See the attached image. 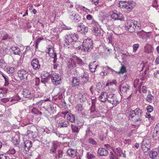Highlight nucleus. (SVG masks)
Wrapping results in <instances>:
<instances>
[{"instance_id":"obj_57","label":"nucleus","mask_w":159,"mask_h":159,"mask_svg":"<svg viewBox=\"0 0 159 159\" xmlns=\"http://www.w3.org/2000/svg\"><path fill=\"white\" fill-rule=\"evenodd\" d=\"M53 53H51V52H47L50 57L52 58H53L54 57H56V56H57V53L55 52H53Z\"/></svg>"},{"instance_id":"obj_59","label":"nucleus","mask_w":159,"mask_h":159,"mask_svg":"<svg viewBox=\"0 0 159 159\" xmlns=\"http://www.w3.org/2000/svg\"><path fill=\"white\" fill-rule=\"evenodd\" d=\"M58 154L57 155L58 156V158H61L63 157V151L61 149H59L58 151Z\"/></svg>"},{"instance_id":"obj_2","label":"nucleus","mask_w":159,"mask_h":159,"mask_svg":"<svg viewBox=\"0 0 159 159\" xmlns=\"http://www.w3.org/2000/svg\"><path fill=\"white\" fill-rule=\"evenodd\" d=\"M77 75L78 76V78L80 79V82L82 83L83 84H85L89 82V75L87 72L82 71L78 73Z\"/></svg>"},{"instance_id":"obj_22","label":"nucleus","mask_w":159,"mask_h":159,"mask_svg":"<svg viewBox=\"0 0 159 159\" xmlns=\"http://www.w3.org/2000/svg\"><path fill=\"white\" fill-rule=\"evenodd\" d=\"M23 96L25 98H31V92L29 90L24 89L23 91Z\"/></svg>"},{"instance_id":"obj_40","label":"nucleus","mask_w":159,"mask_h":159,"mask_svg":"<svg viewBox=\"0 0 159 159\" xmlns=\"http://www.w3.org/2000/svg\"><path fill=\"white\" fill-rule=\"evenodd\" d=\"M152 46L148 47L147 46H145L144 47V51L148 53H151L152 52Z\"/></svg>"},{"instance_id":"obj_52","label":"nucleus","mask_w":159,"mask_h":159,"mask_svg":"<svg viewBox=\"0 0 159 159\" xmlns=\"http://www.w3.org/2000/svg\"><path fill=\"white\" fill-rule=\"evenodd\" d=\"M95 104L93 101L92 102V105L90 107L91 112H93L95 111Z\"/></svg>"},{"instance_id":"obj_6","label":"nucleus","mask_w":159,"mask_h":159,"mask_svg":"<svg viewBox=\"0 0 159 159\" xmlns=\"http://www.w3.org/2000/svg\"><path fill=\"white\" fill-rule=\"evenodd\" d=\"M114 94L111 93L108 95L107 102L113 105H116L119 103L118 101L117 100Z\"/></svg>"},{"instance_id":"obj_23","label":"nucleus","mask_w":159,"mask_h":159,"mask_svg":"<svg viewBox=\"0 0 159 159\" xmlns=\"http://www.w3.org/2000/svg\"><path fill=\"white\" fill-rule=\"evenodd\" d=\"M96 61H94L91 63L89 65V69L90 71L92 72H95L96 69L98 66V65H95L94 63Z\"/></svg>"},{"instance_id":"obj_32","label":"nucleus","mask_w":159,"mask_h":159,"mask_svg":"<svg viewBox=\"0 0 159 159\" xmlns=\"http://www.w3.org/2000/svg\"><path fill=\"white\" fill-rule=\"evenodd\" d=\"M11 49L13 51L14 54L19 55L20 50L19 48L18 47H12L11 48Z\"/></svg>"},{"instance_id":"obj_42","label":"nucleus","mask_w":159,"mask_h":159,"mask_svg":"<svg viewBox=\"0 0 159 159\" xmlns=\"http://www.w3.org/2000/svg\"><path fill=\"white\" fill-rule=\"evenodd\" d=\"M63 98L62 93L59 92L58 94L53 97V98L56 100L58 98L59 100Z\"/></svg>"},{"instance_id":"obj_3","label":"nucleus","mask_w":159,"mask_h":159,"mask_svg":"<svg viewBox=\"0 0 159 159\" xmlns=\"http://www.w3.org/2000/svg\"><path fill=\"white\" fill-rule=\"evenodd\" d=\"M134 24V20H127L125 25V30L131 33L134 32L135 30V26Z\"/></svg>"},{"instance_id":"obj_43","label":"nucleus","mask_w":159,"mask_h":159,"mask_svg":"<svg viewBox=\"0 0 159 159\" xmlns=\"http://www.w3.org/2000/svg\"><path fill=\"white\" fill-rule=\"evenodd\" d=\"M80 42L79 41H75V40L73 41V42L72 43V44L73 45V46L74 48H76V50H81V49H77L78 47L77 46L80 45Z\"/></svg>"},{"instance_id":"obj_21","label":"nucleus","mask_w":159,"mask_h":159,"mask_svg":"<svg viewBox=\"0 0 159 159\" xmlns=\"http://www.w3.org/2000/svg\"><path fill=\"white\" fill-rule=\"evenodd\" d=\"M67 120L71 122H75V116L71 113H70L68 114L67 115Z\"/></svg>"},{"instance_id":"obj_61","label":"nucleus","mask_w":159,"mask_h":159,"mask_svg":"<svg viewBox=\"0 0 159 159\" xmlns=\"http://www.w3.org/2000/svg\"><path fill=\"white\" fill-rule=\"evenodd\" d=\"M41 81L39 78L36 77L35 80V85L38 86L40 84Z\"/></svg>"},{"instance_id":"obj_64","label":"nucleus","mask_w":159,"mask_h":159,"mask_svg":"<svg viewBox=\"0 0 159 159\" xmlns=\"http://www.w3.org/2000/svg\"><path fill=\"white\" fill-rule=\"evenodd\" d=\"M5 62L3 59H1L0 60V66L1 67L3 66L5 64Z\"/></svg>"},{"instance_id":"obj_56","label":"nucleus","mask_w":159,"mask_h":159,"mask_svg":"<svg viewBox=\"0 0 159 159\" xmlns=\"http://www.w3.org/2000/svg\"><path fill=\"white\" fill-rule=\"evenodd\" d=\"M92 125H89V126L88 127L87 129L86 130V133L87 134L88 132L92 133L93 131H94V129H91V127H92Z\"/></svg>"},{"instance_id":"obj_8","label":"nucleus","mask_w":159,"mask_h":159,"mask_svg":"<svg viewBox=\"0 0 159 159\" xmlns=\"http://www.w3.org/2000/svg\"><path fill=\"white\" fill-rule=\"evenodd\" d=\"M31 64L34 70H38L40 68L41 66L38 58L33 59L31 61Z\"/></svg>"},{"instance_id":"obj_58","label":"nucleus","mask_w":159,"mask_h":159,"mask_svg":"<svg viewBox=\"0 0 159 159\" xmlns=\"http://www.w3.org/2000/svg\"><path fill=\"white\" fill-rule=\"evenodd\" d=\"M139 44L137 43L136 44H134L133 46V52H135L136 51L137 49L139 48Z\"/></svg>"},{"instance_id":"obj_35","label":"nucleus","mask_w":159,"mask_h":159,"mask_svg":"<svg viewBox=\"0 0 159 159\" xmlns=\"http://www.w3.org/2000/svg\"><path fill=\"white\" fill-rule=\"evenodd\" d=\"M9 34L6 32H3L2 34V40H5L9 38Z\"/></svg>"},{"instance_id":"obj_53","label":"nucleus","mask_w":159,"mask_h":159,"mask_svg":"<svg viewBox=\"0 0 159 159\" xmlns=\"http://www.w3.org/2000/svg\"><path fill=\"white\" fill-rule=\"evenodd\" d=\"M78 97L80 100V101L84 102L86 100V98L82 93H79L78 94Z\"/></svg>"},{"instance_id":"obj_11","label":"nucleus","mask_w":159,"mask_h":159,"mask_svg":"<svg viewBox=\"0 0 159 159\" xmlns=\"http://www.w3.org/2000/svg\"><path fill=\"white\" fill-rule=\"evenodd\" d=\"M70 59L71 61L76 62L80 66H81L84 64L83 60L75 55L73 56Z\"/></svg>"},{"instance_id":"obj_19","label":"nucleus","mask_w":159,"mask_h":159,"mask_svg":"<svg viewBox=\"0 0 159 159\" xmlns=\"http://www.w3.org/2000/svg\"><path fill=\"white\" fill-rule=\"evenodd\" d=\"M80 82V79L78 78V76L77 75L76 77L73 78L72 87H74L76 86H79Z\"/></svg>"},{"instance_id":"obj_14","label":"nucleus","mask_w":159,"mask_h":159,"mask_svg":"<svg viewBox=\"0 0 159 159\" xmlns=\"http://www.w3.org/2000/svg\"><path fill=\"white\" fill-rule=\"evenodd\" d=\"M130 86L128 84H122L120 85L119 89L121 92L125 93L130 89Z\"/></svg>"},{"instance_id":"obj_4","label":"nucleus","mask_w":159,"mask_h":159,"mask_svg":"<svg viewBox=\"0 0 159 159\" xmlns=\"http://www.w3.org/2000/svg\"><path fill=\"white\" fill-rule=\"evenodd\" d=\"M17 75L18 77L21 80L26 81L28 80L29 75L28 72L24 69L18 70Z\"/></svg>"},{"instance_id":"obj_26","label":"nucleus","mask_w":159,"mask_h":159,"mask_svg":"<svg viewBox=\"0 0 159 159\" xmlns=\"http://www.w3.org/2000/svg\"><path fill=\"white\" fill-rule=\"evenodd\" d=\"M78 26L80 27V32L82 34H85L88 32V29L87 27L82 25L81 23H80V25H78Z\"/></svg>"},{"instance_id":"obj_17","label":"nucleus","mask_w":159,"mask_h":159,"mask_svg":"<svg viewBox=\"0 0 159 159\" xmlns=\"http://www.w3.org/2000/svg\"><path fill=\"white\" fill-rule=\"evenodd\" d=\"M134 112L135 118H142L143 114L142 110L139 108H137L135 109Z\"/></svg>"},{"instance_id":"obj_46","label":"nucleus","mask_w":159,"mask_h":159,"mask_svg":"<svg viewBox=\"0 0 159 159\" xmlns=\"http://www.w3.org/2000/svg\"><path fill=\"white\" fill-rule=\"evenodd\" d=\"M104 69H105L106 70H109L112 72V74L115 75L116 74H117V71H115L113 69L111 68L108 66H107L105 67H104Z\"/></svg>"},{"instance_id":"obj_41","label":"nucleus","mask_w":159,"mask_h":159,"mask_svg":"<svg viewBox=\"0 0 159 159\" xmlns=\"http://www.w3.org/2000/svg\"><path fill=\"white\" fill-rule=\"evenodd\" d=\"M88 142L93 145L96 146L97 144V142L94 139L92 138H89L88 139Z\"/></svg>"},{"instance_id":"obj_51","label":"nucleus","mask_w":159,"mask_h":159,"mask_svg":"<svg viewBox=\"0 0 159 159\" xmlns=\"http://www.w3.org/2000/svg\"><path fill=\"white\" fill-rule=\"evenodd\" d=\"M136 119L134 120V123L138 125H140L142 120V118H135Z\"/></svg>"},{"instance_id":"obj_31","label":"nucleus","mask_w":159,"mask_h":159,"mask_svg":"<svg viewBox=\"0 0 159 159\" xmlns=\"http://www.w3.org/2000/svg\"><path fill=\"white\" fill-rule=\"evenodd\" d=\"M71 62H69L67 64V67L69 69H72L76 66V64L75 62L71 61Z\"/></svg>"},{"instance_id":"obj_5","label":"nucleus","mask_w":159,"mask_h":159,"mask_svg":"<svg viewBox=\"0 0 159 159\" xmlns=\"http://www.w3.org/2000/svg\"><path fill=\"white\" fill-rule=\"evenodd\" d=\"M110 15L111 18L115 20H124V18L123 17L122 14L116 10L110 12Z\"/></svg>"},{"instance_id":"obj_12","label":"nucleus","mask_w":159,"mask_h":159,"mask_svg":"<svg viewBox=\"0 0 159 159\" xmlns=\"http://www.w3.org/2000/svg\"><path fill=\"white\" fill-rule=\"evenodd\" d=\"M98 154L99 156H106L108 154V152L105 148H98Z\"/></svg>"},{"instance_id":"obj_33","label":"nucleus","mask_w":159,"mask_h":159,"mask_svg":"<svg viewBox=\"0 0 159 159\" xmlns=\"http://www.w3.org/2000/svg\"><path fill=\"white\" fill-rule=\"evenodd\" d=\"M109 158L110 159H117L116 153L114 149V151H112L110 152Z\"/></svg>"},{"instance_id":"obj_10","label":"nucleus","mask_w":159,"mask_h":159,"mask_svg":"<svg viewBox=\"0 0 159 159\" xmlns=\"http://www.w3.org/2000/svg\"><path fill=\"white\" fill-rule=\"evenodd\" d=\"M74 37H71V35H67L65 36L64 46H68L70 44H72L73 41L75 40V38H73Z\"/></svg>"},{"instance_id":"obj_9","label":"nucleus","mask_w":159,"mask_h":159,"mask_svg":"<svg viewBox=\"0 0 159 159\" xmlns=\"http://www.w3.org/2000/svg\"><path fill=\"white\" fill-rule=\"evenodd\" d=\"M69 16L72 20V21L75 23L79 22L81 19V17L79 14L74 12H71Z\"/></svg>"},{"instance_id":"obj_60","label":"nucleus","mask_w":159,"mask_h":159,"mask_svg":"<svg viewBox=\"0 0 159 159\" xmlns=\"http://www.w3.org/2000/svg\"><path fill=\"white\" fill-rule=\"evenodd\" d=\"M2 76L4 79L5 81V84L4 85L5 86H7L8 84H9V83L8 81V79L7 78V76L5 75L4 74L2 75Z\"/></svg>"},{"instance_id":"obj_28","label":"nucleus","mask_w":159,"mask_h":159,"mask_svg":"<svg viewBox=\"0 0 159 159\" xmlns=\"http://www.w3.org/2000/svg\"><path fill=\"white\" fill-rule=\"evenodd\" d=\"M27 135L29 137L35 138L36 136L37 133L30 130H28L27 132Z\"/></svg>"},{"instance_id":"obj_48","label":"nucleus","mask_w":159,"mask_h":159,"mask_svg":"<svg viewBox=\"0 0 159 159\" xmlns=\"http://www.w3.org/2000/svg\"><path fill=\"white\" fill-rule=\"evenodd\" d=\"M98 138L101 141H103L106 139V135L102 133L98 135Z\"/></svg>"},{"instance_id":"obj_7","label":"nucleus","mask_w":159,"mask_h":159,"mask_svg":"<svg viewBox=\"0 0 159 159\" xmlns=\"http://www.w3.org/2000/svg\"><path fill=\"white\" fill-rule=\"evenodd\" d=\"M51 80L53 84L56 85L60 84L61 82V77L60 75L55 73L51 78Z\"/></svg>"},{"instance_id":"obj_29","label":"nucleus","mask_w":159,"mask_h":159,"mask_svg":"<svg viewBox=\"0 0 159 159\" xmlns=\"http://www.w3.org/2000/svg\"><path fill=\"white\" fill-rule=\"evenodd\" d=\"M135 2L133 1H130L127 2V9L132 10L135 6Z\"/></svg>"},{"instance_id":"obj_20","label":"nucleus","mask_w":159,"mask_h":159,"mask_svg":"<svg viewBox=\"0 0 159 159\" xmlns=\"http://www.w3.org/2000/svg\"><path fill=\"white\" fill-rule=\"evenodd\" d=\"M150 141L147 139H144L143 140L142 143V146L147 147L148 148H150Z\"/></svg>"},{"instance_id":"obj_62","label":"nucleus","mask_w":159,"mask_h":159,"mask_svg":"<svg viewBox=\"0 0 159 159\" xmlns=\"http://www.w3.org/2000/svg\"><path fill=\"white\" fill-rule=\"evenodd\" d=\"M153 98V96L152 95L150 94L148 95L146 98V100L147 101H150L152 100V98Z\"/></svg>"},{"instance_id":"obj_24","label":"nucleus","mask_w":159,"mask_h":159,"mask_svg":"<svg viewBox=\"0 0 159 159\" xmlns=\"http://www.w3.org/2000/svg\"><path fill=\"white\" fill-rule=\"evenodd\" d=\"M31 112L34 115L38 116H41L42 114V112L40 111L37 108L35 107H34L32 108Z\"/></svg>"},{"instance_id":"obj_54","label":"nucleus","mask_w":159,"mask_h":159,"mask_svg":"<svg viewBox=\"0 0 159 159\" xmlns=\"http://www.w3.org/2000/svg\"><path fill=\"white\" fill-rule=\"evenodd\" d=\"M104 147L106 148L107 150H110L111 149L112 151H114V147H111L109 144H107L104 145Z\"/></svg>"},{"instance_id":"obj_39","label":"nucleus","mask_w":159,"mask_h":159,"mask_svg":"<svg viewBox=\"0 0 159 159\" xmlns=\"http://www.w3.org/2000/svg\"><path fill=\"white\" fill-rule=\"evenodd\" d=\"M119 4L120 7L121 8H122L127 9V2L120 1L119 2Z\"/></svg>"},{"instance_id":"obj_50","label":"nucleus","mask_w":159,"mask_h":159,"mask_svg":"<svg viewBox=\"0 0 159 159\" xmlns=\"http://www.w3.org/2000/svg\"><path fill=\"white\" fill-rule=\"evenodd\" d=\"M48 81L49 79L47 77H45L44 78H41V83L44 84L46 85V84L48 83Z\"/></svg>"},{"instance_id":"obj_38","label":"nucleus","mask_w":159,"mask_h":159,"mask_svg":"<svg viewBox=\"0 0 159 159\" xmlns=\"http://www.w3.org/2000/svg\"><path fill=\"white\" fill-rule=\"evenodd\" d=\"M60 146V143L57 141H53L52 142V148H53L56 150L58 147Z\"/></svg>"},{"instance_id":"obj_63","label":"nucleus","mask_w":159,"mask_h":159,"mask_svg":"<svg viewBox=\"0 0 159 159\" xmlns=\"http://www.w3.org/2000/svg\"><path fill=\"white\" fill-rule=\"evenodd\" d=\"M0 159H10L8 157L4 155L3 154H0Z\"/></svg>"},{"instance_id":"obj_47","label":"nucleus","mask_w":159,"mask_h":159,"mask_svg":"<svg viewBox=\"0 0 159 159\" xmlns=\"http://www.w3.org/2000/svg\"><path fill=\"white\" fill-rule=\"evenodd\" d=\"M126 71V69L125 67L123 65L122 66L120 70V71L118 72H117V73L118 74H120V73H121L122 74H123Z\"/></svg>"},{"instance_id":"obj_34","label":"nucleus","mask_w":159,"mask_h":159,"mask_svg":"<svg viewBox=\"0 0 159 159\" xmlns=\"http://www.w3.org/2000/svg\"><path fill=\"white\" fill-rule=\"evenodd\" d=\"M93 31L95 33V35L96 36H99L101 34V30L97 27H93Z\"/></svg>"},{"instance_id":"obj_15","label":"nucleus","mask_w":159,"mask_h":159,"mask_svg":"<svg viewBox=\"0 0 159 159\" xmlns=\"http://www.w3.org/2000/svg\"><path fill=\"white\" fill-rule=\"evenodd\" d=\"M69 125L67 121L64 120L61 117V119L59 120L58 125V127L60 128L67 127Z\"/></svg>"},{"instance_id":"obj_55","label":"nucleus","mask_w":159,"mask_h":159,"mask_svg":"<svg viewBox=\"0 0 159 159\" xmlns=\"http://www.w3.org/2000/svg\"><path fill=\"white\" fill-rule=\"evenodd\" d=\"M147 110L148 112L149 113L151 112L153 110V107L151 105H148L147 107Z\"/></svg>"},{"instance_id":"obj_45","label":"nucleus","mask_w":159,"mask_h":159,"mask_svg":"<svg viewBox=\"0 0 159 159\" xmlns=\"http://www.w3.org/2000/svg\"><path fill=\"white\" fill-rule=\"evenodd\" d=\"M137 35L140 38H143V36L144 35L145 32L143 30H141L140 31L136 32Z\"/></svg>"},{"instance_id":"obj_49","label":"nucleus","mask_w":159,"mask_h":159,"mask_svg":"<svg viewBox=\"0 0 159 159\" xmlns=\"http://www.w3.org/2000/svg\"><path fill=\"white\" fill-rule=\"evenodd\" d=\"M141 148H142V150L143 151L144 153H147L148 154H149V152H150V148H148H148H147V147H142V146H141Z\"/></svg>"},{"instance_id":"obj_27","label":"nucleus","mask_w":159,"mask_h":159,"mask_svg":"<svg viewBox=\"0 0 159 159\" xmlns=\"http://www.w3.org/2000/svg\"><path fill=\"white\" fill-rule=\"evenodd\" d=\"M152 137L154 139L156 140L159 139V130L154 129L152 133Z\"/></svg>"},{"instance_id":"obj_25","label":"nucleus","mask_w":159,"mask_h":159,"mask_svg":"<svg viewBox=\"0 0 159 159\" xmlns=\"http://www.w3.org/2000/svg\"><path fill=\"white\" fill-rule=\"evenodd\" d=\"M71 128L72 133L78 134L79 133L80 128L78 126L73 124L71 125Z\"/></svg>"},{"instance_id":"obj_30","label":"nucleus","mask_w":159,"mask_h":159,"mask_svg":"<svg viewBox=\"0 0 159 159\" xmlns=\"http://www.w3.org/2000/svg\"><path fill=\"white\" fill-rule=\"evenodd\" d=\"M96 154L91 153L89 152H87L86 155V159H95L96 158Z\"/></svg>"},{"instance_id":"obj_16","label":"nucleus","mask_w":159,"mask_h":159,"mask_svg":"<svg viewBox=\"0 0 159 159\" xmlns=\"http://www.w3.org/2000/svg\"><path fill=\"white\" fill-rule=\"evenodd\" d=\"M66 152L69 156L73 157H75L77 153V150L76 149L72 148H70L68 149Z\"/></svg>"},{"instance_id":"obj_18","label":"nucleus","mask_w":159,"mask_h":159,"mask_svg":"<svg viewBox=\"0 0 159 159\" xmlns=\"http://www.w3.org/2000/svg\"><path fill=\"white\" fill-rule=\"evenodd\" d=\"M32 144L31 141L29 140H26L25 141H24L23 147L26 151V149H27L28 151H29L30 148L32 147Z\"/></svg>"},{"instance_id":"obj_1","label":"nucleus","mask_w":159,"mask_h":159,"mask_svg":"<svg viewBox=\"0 0 159 159\" xmlns=\"http://www.w3.org/2000/svg\"><path fill=\"white\" fill-rule=\"evenodd\" d=\"M93 42L91 39H87L84 40L82 45L79 46L77 49H81L85 52H89L93 48Z\"/></svg>"},{"instance_id":"obj_36","label":"nucleus","mask_w":159,"mask_h":159,"mask_svg":"<svg viewBox=\"0 0 159 159\" xmlns=\"http://www.w3.org/2000/svg\"><path fill=\"white\" fill-rule=\"evenodd\" d=\"M76 110L79 112L82 111L84 110L82 104H78L75 106Z\"/></svg>"},{"instance_id":"obj_44","label":"nucleus","mask_w":159,"mask_h":159,"mask_svg":"<svg viewBox=\"0 0 159 159\" xmlns=\"http://www.w3.org/2000/svg\"><path fill=\"white\" fill-rule=\"evenodd\" d=\"M15 69L13 67H7L6 69L7 72L9 74L12 75Z\"/></svg>"},{"instance_id":"obj_37","label":"nucleus","mask_w":159,"mask_h":159,"mask_svg":"<svg viewBox=\"0 0 159 159\" xmlns=\"http://www.w3.org/2000/svg\"><path fill=\"white\" fill-rule=\"evenodd\" d=\"M157 155V153L156 151L152 150L149 154L150 157L152 159H154Z\"/></svg>"},{"instance_id":"obj_13","label":"nucleus","mask_w":159,"mask_h":159,"mask_svg":"<svg viewBox=\"0 0 159 159\" xmlns=\"http://www.w3.org/2000/svg\"><path fill=\"white\" fill-rule=\"evenodd\" d=\"M108 94L106 92H103L99 97V100L101 102H105L107 99Z\"/></svg>"}]
</instances>
